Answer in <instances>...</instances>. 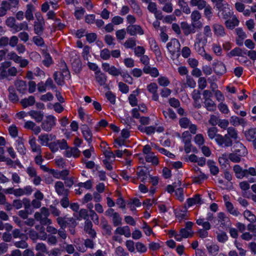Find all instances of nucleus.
Instances as JSON below:
<instances>
[{"mask_svg": "<svg viewBox=\"0 0 256 256\" xmlns=\"http://www.w3.org/2000/svg\"><path fill=\"white\" fill-rule=\"evenodd\" d=\"M14 244L17 248L22 249H24L28 247V244L25 240L15 242H14Z\"/></svg>", "mask_w": 256, "mask_h": 256, "instance_id": "58", "label": "nucleus"}, {"mask_svg": "<svg viewBox=\"0 0 256 256\" xmlns=\"http://www.w3.org/2000/svg\"><path fill=\"white\" fill-rule=\"evenodd\" d=\"M104 154V158L103 160L104 164L108 170H111L112 168V160H111L112 154L108 150H105Z\"/></svg>", "mask_w": 256, "mask_h": 256, "instance_id": "19", "label": "nucleus"}, {"mask_svg": "<svg viewBox=\"0 0 256 256\" xmlns=\"http://www.w3.org/2000/svg\"><path fill=\"white\" fill-rule=\"evenodd\" d=\"M181 28L184 32L185 36H188L190 34H194L196 32V29H200V24L198 22L196 24H188V22H183L180 24Z\"/></svg>", "mask_w": 256, "mask_h": 256, "instance_id": "3", "label": "nucleus"}, {"mask_svg": "<svg viewBox=\"0 0 256 256\" xmlns=\"http://www.w3.org/2000/svg\"><path fill=\"white\" fill-rule=\"evenodd\" d=\"M175 194L178 196V200L182 202L184 199V189L182 188H178L175 190Z\"/></svg>", "mask_w": 256, "mask_h": 256, "instance_id": "63", "label": "nucleus"}, {"mask_svg": "<svg viewBox=\"0 0 256 256\" xmlns=\"http://www.w3.org/2000/svg\"><path fill=\"white\" fill-rule=\"evenodd\" d=\"M244 136L247 140L252 142L256 140V128H251L244 132Z\"/></svg>", "mask_w": 256, "mask_h": 256, "instance_id": "20", "label": "nucleus"}, {"mask_svg": "<svg viewBox=\"0 0 256 256\" xmlns=\"http://www.w3.org/2000/svg\"><path fill=\"white\" fill-rule=\"evenodd\" d=\"M244 216L246 219L251 223L256 222V216L250 210H246L244 212Z\"/></svg>", "mask_w": 256, "mask_h": 256, "instance_id": "39", "label": "nucleus"}, {"mask_svg": "<svg viewBox=\"0 0 256 256\" xmlns=\"http://www.w3.org/2000/svg\"><path fill=\"white\" fill-rule=\"evenodd\" d=\"M34 10V6L32 4H28L26 10V18L28 20H31L33 19V12Z\"/></svg>", "mask_w": 256, "mask_h": 256, "instance_id": "36", "label": "nucleus"}, {"mask_svg": "<svg viewBox=\"0 0 256 256\" xmlns=\"http://www.w3.org/2000/svg\"><path fill=\"white\" fill-rule=\"evenodd\" d=\"M22 104L24 108L32 106L35 103V98L34 96H30L28 98L22 100Z\"/></svg>", "mask_w": 256, "mask_h": 256, "instance_id": "30", "label": "nucleus"}, {"mask_svg": "<svg viewBox=\"0 0 256 256\" xmlns=\"http://www.w3.org/2000/svg\"><path fill=\"white\" fill-rule=\"evenodd\" d=\"M80 154V150L75 148L68 149L66 152L65 156L67 158H77Z\"/></svg>", "mask_w": 256, "mask_h": 256, "instance_id": "27", "label": "nucleus"}, {"mask_svg": "<svg viewBox=\"0 0 256 256\" xmlns=\"http://www.w3.org/2000/svg\"><path fill=\"white\" fill-rule=\"evenodd\" d=\"M36 16L37 22H35L34 26V32L37 34H41L43 32L44 22L40 13H36Z\"/></svg>", "mask_w": 256, "mask_h": 256, "instance_id": "10", "label": "nucleus"}, {"mask_svg": "<svg viewBox=\"0 0 256 256\" xmlns=\"http://www.w3.org/2000/svg\"><path fill=\"white\" fill-rule=\"evenodd\" d=\"M200 174L197 176L193 178V182L194 183L200 184L203 180H206L208 176L204 174L200 171Z\"/></svg>", "mask_w": 256, "mask_h": 256, "instance_id": "50", "label": "nucleus"}, {"mask_svg": "<svg viewBox=\"0 0 256 256\" xmlns=\"http://www.w3.org/2000/svg\"><path fill=\"white\" fill-rule=\"evenodd\" d=\"M198 42L194 44V48L199 54L203 55L205 52L204 46L206 45L207 42V38H198Z\"/></svg>", "mask_w": 256, "mask_h": 256, "instance_id": "13", "label": "nucleus"}, {"mask_svg": "<svg viewBox=\"0 0 256 256\" xmlns=\"http://www.w3.org/2000/svg\"><path fill=\"white\" fill-rule=\"evenodd\" d=\"M207 165L208 166L210 174L212 175H216L219 172L218 166L215 165V162L212 160H208Z\"/></svg>", "mask_w": 256, "mask_h": 256, "instance_id": "26", "label": "nucleus"}, {"mask_svg": "<svg viewBox=\"0 0 256 256\" xmlns=\"http://www.w3.org/2000/svg\"><path fill=\"white\" fill-rule=\"evenodd\" d=\"M78 114L80 118L86 122H90L91 120L89 118V116L87 114L84 110L82 108H80L78 110Z\"/></svg>", "mask_w": 256, "mask_h": 256, "instance_id": "35", "label": "nucleus"}, {"mask_svg": "<svg viewBox=\"0 0 256 256\" xmlns=\"http://www.w3.org/2000/svg\"><path fill=\"white\" fill-rule=\"evenodd\" d=\"M192 234L193 232L190 233L187 230L184 228H181L180 230V236L182 238H188V237L192 236Z\"/></svg>", "mask_w": 256, "mask_h": 256, "instance_id": "62", "label": "nucleus"}, {"mask_svg": "<svg viewBox=\"0 0 256 256\" xmlns=\"http://www.w3.org/2000/svg\"><path fill=\"white\" fill-rule=\"evenodd\" d=\"M56 136L53 134H43L38 136V140L42 146H48L51 141L55 140Z\"/></svg>", "mask_w": 256, "mask_h": 256, "instance_id": "7", "label": "nucleus"}, {"mask_svg": "<svg viewBox=\"0 0 256 256\" xmlns=\"http://www.w3.org/2000/svg\"><path fill=\"white\" fill-rule=\"evenodd\" d=\"M186 202L189 207L194 204L200 205L204 202L200 196L198 194H196L193 198H188Z\"/></svg>", "mask_w": 256, "mask_h": 256, "instance_id": "18", "label": "nucleus"}, {"mask_svg": "<svg viewBox=\"0 0 256 256\" xmlns=\"http://www.w3.org/2000/svg\"><path fill=\"white\" fill-rule=\"evenodd\" d=\"M218 132V130L216 127L213 126L208 128V134L209 138L210 140H212L214 138V140L216 139L217 136L220 135V134H218L217 132Z\"/></svg>", "mask_w": 256, "mask_h": 256, "instance_id": "41", "label": "nucleus"}, {"mask_svg": "<svg viewBox=\"0 0 256 256\" xmlns=\"http://www.w3.org/2000/svg\"><path fill=\"white\" fill-rule=\"evenodd\" d=\"M206 248L208 252L212 256H216L219 250L218 246L214 244L211 245L206 244Z\"/></svg>", "mask_w": 256, "mask_h": 256, "instance_id": "44", "label": "nucleus"}, {"mask_svg": "<svg viewBox=\"0 0 256 256\" xmlns=\"http://www.w3.org/2000/svg\"><path fill=\"white\" fill-rule=\"evenodd\" d=\"M28 24L26 22L16 24L12 33L19 32L21 30H28Z\"/></svg>", "mask_w": 256, "mask_h": 256, "instance_id": "43", "label": "nucleus"}, {"mask_svg": "<svg viewBox=\"0 0 256 256\" xmlns=\"http://www.w3.org/2000/svg\"><path fill=\"white\" fill-rule=\"evenodd\" d=\"M16 147L18 152L21 154H24L26 153V148L24 145L22 140L18 138L16 141Z\"/></svg>", "mask_w": 256, "mask_h": 256, "instance_id": "47", "label": "nucleus"}, {"mask_svg": "<svg viewBox=\"0 0 256 256\" xmlns=\"http://www.w3.org/2000/svg\"><path fill=\"white\" fill-rule=\"evenodd\" d=\"M56 124V118L52 115H48L42 123V129L46 132H50L55 126Z\"/></svg>", "mask_w": 256, "mask_h": 256, "instance_id": "2", "label": "nucleus"}, {"mask_svg": "<svg viewBox=\"0 0 256 256\" xmlns=\"http://www.w3.org/2000/svg\"><path fill=\"white\" fill-rule=\"evenodd\" d=\"M142 70L145 74H150L154 78H156L159 75L158 69L156 68H152L148 64L144 65Z\"/></svg>", "mask_w": 256, "mask_h": 256, "instance_id": "17", "label": "nucleus"}, {"mask_svg": "<svg viewBox=\"0 0 256 256\" xmlns=\"http://www.w3.org/2000/svg\"><path fill=\"white\" fill-rule=\"evenodd\" d=\"M57 222L62 229H64L66 226L67 224H70L72 226H74L76 224L74 219L67 218H57Z\"/></svg>", "mask_w": 256, "mask_h": 256, "instance_id": "14", "label": "nucleus"}, {"mask_svg": "<svg viewBox=\"0 0 256 256\" xmlns=\"http://www.w3.org/2000/svg\"><path fill=\"white\" fill-rule=\"evenodd\" d=\"M190 4L192 6H198L199 10H202L206 7V2L204 0H191Z\"/></svg>", "mask_w": 256, "mask_h": 256, "instance_id": "31", "label": "nucleus"}, {"mask_svg": "<svg viewBox=\"0 0 256 256\" xmlns=\"http://www.w3.org/2000/svg\"><path fill=\"white\" fill-rule=\"evenodd\" d=\"M36 250L37 253H46L48 254L46 246L42 243H38L36 246Z\"/></svg>", "mask_w": 256, "mask_h": 256, "instance_id": "56", "label": "nucleus"}, {"mask_svg": "<svg viewBox=\"0 0 256 256\" xmlns=\"http://www.w3.org/2000/svg\"><path fill=\"white\" fill-rule=\"evenodd\" d=\"M242 156H239L238 154L234 153H231L228 156L229 159L234 162H239Z\"/></svg>", "mask_w": 256, "mask_h": 256, "instance_id": "61", "label": "nucleus"}, {"mask_svg": "<svg viewBox=\"0 0 256 256\" xmlns=\"http://www.w3.org/2000/svg\"><path fill=\"white\" fill-rule=\"evenodd\" d=\"M233 169L238 178H242L247 176L246 174V171H245V170H243L240 166L236 164L234 166Z\"/></svg>", "mask_w": 256, "mask_h": 256, "instance_id": "21", "label": "nucleus"}, {"mask_svg": "<svg viewBox=\"0 0 256 256\" xmlns=\"http://www.w3.org/2000/svg\"><path fill=\"white\" fill-rule=\"evenodd\" d=\"M230 122L233 126L243 125L246 124L244 120L236 116H232L230 119Z\"/></svg>", "mask_w": 256, "mask_h": 256, "instance_id": "33", "label": "nucleus"}, {"mask_svg": "<svg viewBox=\"0 0 256 256\" xmlns=\"http://www.w3.org/2000/svg\"><path fill=\"white\" fill-rule=\"evenodd\" d=\"M16 86L20 92L24 93L26 90L27 86L26 82L24 80H18L16 82Z\"/></svg>", "mask_w": 256, "mask_h": 256, "instance_id": "40", "label": "nucleus"}, {"mask_svg": "<svg viewBox=\"0 0 256 256\" xmlns=\"http://www.w3.org/2000/svg\"><path fill=\"white\" fill-rule=\"evenodd\" d=\"M116 196H118V198L116 200V204L121 208H125V201L122 198L121 193L118 190L116 191Z\"/></svg>", "mask_w": 256, "mask_h": 256, "instance_id": "34", "label": "nucleus"}, {"mask_svg": "<svg viewBox=\"0 0 256 256\" xmlns=\"http://www.w3.org/2000/svg\"><path fill=\"white\" fill-rule=\"evenodd\" d=\"M239 24L238 20L236 18L235 16L232 18V20H227L225 22L226 26L227 28L232 30L236 26H238Z\"/></svg>", "mask_w": 256, "mask_h": 256, "instance_id": "25", "label": "nucleus"}, {"mask_svg": "<svg viewBox=\"0 0 256 256\" xmlns=\"http://www.w3.org/2000/svg\"><path fill=\"white\" fill-rule=\"evenodd\" d=\"M214 32L215 34L223 36L225 34L224 29L222 25L216 24L213 25Z\"/></svg>", "mask_w": 256, "mask_h": 256, "instance_id": "28", "label": "nucleus"}, {"mask_svg": "<svg viewBox=\"0 0 256 256\" xmlns=\"http://www.w3.org/2000/svg\"><path fill=\"white\" fill-rule=\"evenodd\" d=\"M55 188L56 192L59 195L66 194L67 193V190L64 189V185L61 182H57L55 184Z\"/></svg>", "mask_w": 256, "mask_h": 256, "instance_id": "29", "label": "nucleus"}, {"mask_svg": "<svg viewBox=\"0 0 256 256\" xmlns=\"http://www.w3.org/2000/svg\"><path fill=\"white\" fill-rule=\"evenodd\" d=\"M242 50L239 48H236L232 50L228 54L229 56H242Z\"/></svg>", "mask_w": 256, "mask_h": 256, "instance_id": "51", "label": "nucleus"}, {"mask_svg": "<svg viewBox=\"0 0 256 256\" xmlns=\"http://www.w3.org/2000/svg\"><path fill=\"white\" fill-rule=\"evenodd\" d=\"M226 135L228 138H230L232 140H236L238 138L237 131L235 128L233 127H229L227 129Z\"/></svg>", "mask_w": 256, "mask_h": 256, "instance_id": "32", "label": "nucleus"}, {"mask_svg": "<svg viewBox=\"0 0 256 256\" xmlns=\"http://www.w3.org/2000/svg\"><path fill=\"white\" fill-rule=\"evenodd\" d=\"M226 207L228 211L232 214L238 216L239 214V212L238 210L234 208L232 204L230 202H226Z\"/></svg>", "mask_w": 256, "mask_h": 256, "instance_id": "38", "label": "nucleus"}, {"mask_svg": "<svg viewBox=\"0 0 256 256\" xmlns=\"http://www.w3.org/2000/svg\"><path fill=\"white\" fill-rule=\"evenodd\" d=\"M84 230L86 232L89 234L91 236H95L96 232L94 230L92 229V223L90 222L88 220L86 222Z\"/></svg>", "mask_w": 256, "mask_h": 256, "instance_id": "42", "label": "nucleus"}, {"mask_svg": "<svg viewBox=\"0 0 256 256\" xmlns=\"http://www.w3.org/2000/svg\"><path fill=\"white\" fill-rule=\"evenodd\" d=\"M212 66L214 72L218 75H222L226 72V66L222 62H214Z\"/></svg>", "mask_w": 256, "mask_h": 256, "instance_id": "12", "label": "nucleus"}, {"mask_svg": "<svg viewBox=\"0 0 256 256\" xmlns=\"http://www.w3.org/2000/svg\"><path fill=\"white\" fill-rule=\"evenodd\" d=\"M124 46L126 48H132L136 46V41L133 38H130L124 42Z\"/></svg>", "mask_w": 256, "mask_h": 256, "instance_id": "59", "label": "nucleus"}, {"mask_svg": "<svg viewBox=\"0 0 256 256\" xmlns=\"http://www.w3.org/2000/svg\"><path fill=\"white\" fill-rule=\"evenodd\" d=\"M128 32L131 36H134L136 33L140 34H144V31L138 25L129 26L126 28Z\"/></svg>", "mask_w": 256, "mask_h": 256, "instance_id": "16", "label": "nucleus"}, {"mask_svg": "<svg viewBox=\"0 0 256 256\" xmlns=\"http://www.w3.org/2000/svg\"><path fill=\"white\" fill-rule=\"evenodd\" d=\"M53 62L52 56L48 54L44 55V60L42 61L43 64L46 67L50 66Z\"/></svg>", "mask_w": 256, "mask_h": 256, "instance_id": "55", "label": "nucleus"}, {"mask_svg": "<svg viewBox=\"0 0 256 256\" xmlns=\"http://www.w3.org/2000/svg\"><path fill=\"white\" fill-rule=\"evenodd\" d=\"M96 81L101 86H104L106 82V76L100 72H96Z\"/></svg>", "mask_w": 256, "mask_h": 256, "instance_id": "37", "label": "nucleus"}, {"mask_svg": "<svg viewBox=\"0 0 256 256\" xmlns=\"http://www.w3.org/2000/svg\"><path fill=\"white\" fill-rule=\"evenodd\" d=\"M192 22L194 24H196L197 22L200 24V28L202 27V24L200 20V19L201 18L200 13L196 10H194L190 16Z\"/></svg>", "mask_w": 256, "mask_h": 256, "instance_id": "23", "label": "nucleus"}, {"mask_svg": "<svg viewBox=\"0 0 256 256\" xmlns=\"http://www.w3.org/2000/svg\"><path fill=\"white\" fill-rule=\"evenodd\" d=\"M192 134L188 131H185L182 134V140L184 143L191 142Z\"/></svg>", "mask_w": 256, "mask_h": 256, "instance_id": "53", "label": "nucleus"}, {"mask_svg": "<svg viewBox=\"0 0 256 256\" xmlns=\"http://www.w3.org/2000/svg\"><path fill=\"white\" fill-rule=\"evenodd\" d=\"M136 248L138 252L141 253H144L147 250L146 246L140 242H138L136 244Z\"/></svg>", "mask_w": 256, "mask_h": 256, "instance_id": "60", "label": "nucleus"}, {"mask_svg": "<svg viewBox=\"0 0 256 256\" xmlns=\"http://www.w3.org/2000/svg\"><path fill=\"white\" fill-rule=\"evenodd\" d=\"M190 120L187 118H182L179 120V124L182 128H187L189 125Z\"/></svg>", "mask_w": 256, "mask_h": 256, "instance_id": "64", "label": "nucleus"}, {"mask_svg": "<svg viewBox=\"0 0 256 256\" xmlns=\"http://www.w3.org/2000/svg\"><path fill=\"white\" fill-rule=\"evenodd\" d=\"M215 141L219 146L222 147H230L232 145V140L226 135L223 136L220 134L218 136Z\"/></svg>", "mask_w": 256, "mask_h": 256, "instance_id": "9", "label": "nucleus"}, {"mask_svg": "<svg viewBox=\"0 0 256 256\" xmlns=\"http://www.w3.org/2000/svg\"><path fill=\"white\" fill-rule=\"evenodd\" d=\"M145 159L147 162H152L154 165H157L158 164V158L154 156V152L146 154Z\"/></svg>", "mask_w": 256, "mask_h": 256, "instance_id": "45", "label": "nucleus"}, {"mask_svg": "<svg viewBox=\"0 0 256 256\" xmlns=\"http://www.w3.org/2000/svg\"><path fill=\"white\" fill-rule=\"evenodd\" d=\"M28 142L32 152L37 154H42L40 146L36 144V140L34 137H30Z\"/></svg>", "mask_w": 256, "mask_h": 256, "instance_id": "15", "label": "nucleus"}, {"mask_svg": "<svg viewBox=\"0 0 256 256\" xmlns=\"http://www.w3.org/2000/svg\"><path fill=\"white\" fill-rule=\"evenodd\" d=\"M134 93H136V94H130L128 96V100L130 104L132 106H136L138 105V100L136 98V95H138V90H136L134 91Z\"/></svg>", "mask_w": 256, "mask_h": 256, "instance_id": "46", "label": "nucleus"}, {"mask_svg": "<svg viewBox=\"0 0 256 256\" xmlns=\"http://www.w3.org/2000/svg\"><path fill=\"white\" fill-rule=\"evenodd\" d=\"M158 84L162 86H168L170 82L168 80V78L165 76H160L158 79Z\"/></svg>", "mask_w": 256, "mask_h": 256, "instance_id": "57", "label": "nucleus"}, {"mask_svg": "<svg viewBox=\"0 0 256 256\" xmlns=\"http://www.w3.org/2000/svg\"><path fill=\"white\" fill-rule=\"evenodd\" d=\"M204 107L210 112H214L216 110V104L211 99L204 100Z\"/></svg>", "mask_w": 256, "mask_h": 256, "instance_id": "24", "label": "nucleus"}, {"mask_svg": "<svg viewBox=\"0 0 256 256\" xmlns=\"http://www.w3.org/2000/svg\"><path fill=\"white\" fill-rule=\"evenodd\" d=\"M52 152L58 151L59 148L62 150L66 149L68 148L67 142L64 140H53L49 144L48 146Z\"/></svg>", "mask_w": 256, "mask_h": 256, "instance_id": "4", "label": "nucleus"}, {"mask_svg": "<svg viewBox=\"0 0 256 256\" xmlns=\"http://www.w3.org/2000/svg\"><path fill=\"white\" fill-rule=\"evenodd\" d=\"M63 67L62 69V71L60 72H59L62 76V78H58V72H56L54 74V79L55 82L57 83L58 84L62 85L64 84V81L65 80H68L70 78V72L66 68V64H62Z\"/></svg>", "mask_w": 256, "mask_h": 256, "instance_id": "5", "label": "nucleus"}, {"mask_svg": "<svg viewBox=\"0 0 256 256\" xmlns=\"http://www.w3.org/2000/svg\"><path fill=\"white\" fill-rule=\"evenodd\" d=\"M122 218L120 216L118 213L116 212H113V224L114 226H118L122 224Z\"/></svg>", "mask_w": 256, "mask_h": 256, "instance_id": "49", "label": "nucleus"}, {"mask_svg": "<svg viewBox=\"0 0 256 256\" xmlns=\"http://www.w3.org/2000/svg\"><path fill=\"white\" fill-rule=\"evenodd\" d=\"M196 223L203 227V229H200L198 230L200 236L202 238H206L208 236V232L206 230H210L211 228L210 222H204V218H199L196 220Z\"/></svg>", "mask_w": 256, "mask_h": 256, "instance_id": "6", "label": "nucleus"}, {"mask_svg": "<svg viewBox=\"0 0 256 256\" xmlns=\"http://www.w3.org/2000/svg\"><path fill=\"white\" fill-rule=\"evenodd\" d=\"M232 152L242 156H244L248 154L246 147L242 144L238 142H235L232 148Z\"/></svg>", "mask_w": 256, "mask_h": 256, "instance_id": "11", "label": "nucleus"}, {"mask_svg": "<svg viewBox=\"0 0 256 256\" xmlns=\"http://www.w3.org/2000/svg\"><path fill=\"white\" fill-rule=\"evenodd\" d=\"M34 217L36 220H40V222L42 224H51L50 220L48 219V218L44 219L42 217L41 213L36 212L34 214Z\"/></svg>", "mask_w": 256, "mask_h": 256, "instance_id": "48", "label": "nucleus"}, {"mask_svg": "<svg viewBox=\"0 0 256 256\" xmlns=\"http://www.w3.org/2000/svg\"><path fill=\"white\" fill-rule=\"evenodd\" d=\"M172 44H174V46H177L180 47V44L179 41L176 38H174V39L172 40L170 42H168L167 44H166L167 48L168 49V50H169V52H172V54H174V50L172 51L170 50V48H172Z\"/></svg>", "mask_w": 256, "mask_h": 256, "instance_id": "52", "label": "nucleus"}, {"mask_svg": "<svg viewBox=\"0 0 256 256\" xmlns=\"http://www.w3.org/2000/svg\"><path fill=\"white\" fill-rule=\"evenodd\" d=\"M18 114L21 118L24 117L28 114L38 122H40L44 118V113L42 112L34 110L30 111L28 114L22 112H20Z\"/></svg>", "mask_w": 256, "mask_h": 256, "instance_id": "8", "label": "nucleus"}, {"mask_svg": "<svg viewBox=\"0 0 256 256\" xmlns=\"http://www.w3.org/2000/svg\"><path fill=\"white\" fill-rule=\"evenodd\" d=\"M82 133L86 140L90 142L92 140V133L90 128L86 125L82 127Z\"/></svg>", "mask_w": 256, "mask_h": 256, "instance_id": "22", "label": "nucleus"}, {"mask_svg": "<svg viewBox=\"0 0 256 256\" xmlns=\"http://www.w3.org/2000/svg\"><path fill=\"white\" fill-rule=\"evenodd\" d=\"M108 124V122L102 119L98 122L94 126V129L96 131H98L101 128H104Z\"/></svg>", "mask_w": 256, "mask_h": 256, "instance_id": "54", "label": "nucleus"}, {"mask_svg": "<svg viewBox=\"0 0 256 256\" xmlns=\"http://www.w3.org/2000/svg\"><path fill=\"white\" fill-rule=\"evenodd\" d=\"M12 62L5 61L0 64V78H4L10 76H16L18 70L14 66H11Z\"/></svg>", "mask_w": 256, "mask_h": 256, "instance_id": "1", "label": "nucleus"}]
</instances>
